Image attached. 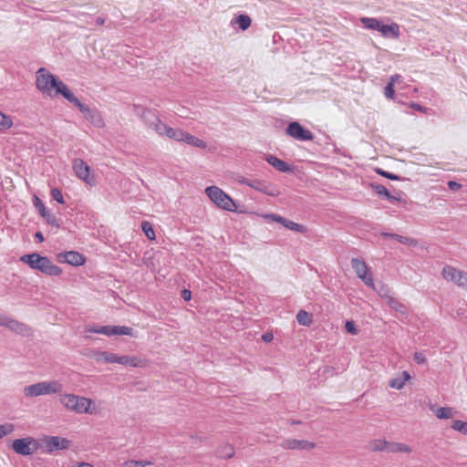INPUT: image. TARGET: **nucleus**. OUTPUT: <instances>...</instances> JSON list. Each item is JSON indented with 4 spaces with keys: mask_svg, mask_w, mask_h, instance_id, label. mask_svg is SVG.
Segmentation results:
<instances>
[{
    "mask_svg": "<svg viewBox=\"0 0 467 467\" xmlns=\"http://www.w3.org/2000/svg\"><path fill=\"white\" fill-rule=\"evenodd\" d=\"M36 88L45 94H50L51 89H55L57 94H60L67 101L74 94L62 80L48 72L45 67H40L36 71Z\"/></svg>",
    "mask_w": 467,
    "mask_h": 467,
    "instance_id": "nucleus-1",
    "label": "nucleus"
},
{
    "mask_svg": "<svg viewBox=\"0 0 467 467\" xmlns=\"http://www.w3.org/2000/svg\"><path fill=\"white\" fill-rule=\"evenodd\" d=\"M20 261L26 264L31 269L49 276H58L62 274V269L59 266L54 265L47 256L38 253L24 254L20 257Z\"/></svg>",
    "mask_w": 467,
    "mask_h": 467,
    "instance_id": "nucleus-2",
    "label": "nucleus"
},
{
    "mask_svg": "<svg viewBox=\"0 0 467 467\" xmlns=\"http://www.w3.org/2000/svg\"><path fill=\"white\" fill-rule=\"evenodd\" d=\"M59 400L67 410L78 414H94L95 407L92 400L75 394H61Z\"/></svg>",
    "mask_w": 467,
    "mask_h": 467,
    "instance_id": "nucleus-3",
    "label": "nucleus"
},
{
    "mask_svg": "<svg viewBox=\"0 0 467 467\" xmlns=\"http://www.w3.org/2000/svg\"><path fill=\"white\" fill-rule=\"evenodd\" d=\"M205 193L217 207L228 212L235 211L236 204L234 200L219 187L208 186Z\"/></svg>",
    "mask_w": 467,
    "mask_h": 467,
    "instance_id": "nucleus-4",
    "label": "nucleus"
},
{
    "mask_svg": "<svg viewBox=\"0 0 467 467\" xmlns=\"http://www.w3.org/2000/svg\"><path fill=\"white\" fill-rule=\"evenodd\" d=\"M68 102L72 103L76 108H78L82 113L83 117L93 126L97 128H101L104 126L103 117L97 108H92L82 103L74 94Z\"/></svg>",
    "mask_w": 467,
    "mask_h": 467,
    "instance_id": "nucleus-5",
    "label": "nucleus"
},
{
    "mask_svg": "<svg viewBox=\"0 0 467 467\" xmlns=\"http://www.w3.org/2000/svg\"><path fill=\"white\" fill-rule=\"evenodd\" d=\"M38 444L43 452L53 454L57 451L68 449L70 441L59 436L46 435L38 440Z\"/></svg>",
    "mask_w": 467,
    "mask_h": 467,
    "instance_id": "nucleus-6",
    "label": "nucleus"
},
{
    "mask_svg": "<svg viewBox=\"0 0 467 467\" xmlns=\"http://www.w3.org/2000/svg\"><path fill=\"white\" fill-rule=\"evenodd\" d=\"M12 450L21 456H30L39 449L38 440L33 437L19 438L13 441Z\"/></svg>",
    "mask_w": 467,
    "mask_h": 467,
    "instance_id": "nucleus-7",
    "label": "nucleus"
},
{
    "mask_svg": "<svg viewBox=\"0 0 467 467\" xmlns=\"http://www.w3.org/2000/svg\"><path fill=\"white\" fill-rule=\"evenodd\" d=\"M86 330L88 333L102 334L108 337L121 335L134 337L133 328L125 326L87 327Z\"/></svg>",
    "mask_w": 467,
    "mask_h": 467,
    "instance_id": "nucleus-8",
    "label": "nucleus"
},
{
    "mask_svg": "<svg viewBox=\"0 0 467 467\" xmlns=\"http://www.w3.org/2000/svg\"><path fill=\"white\" fill-rule=\"evenodd\" d=\"M285 133L299 141H311L314 139L313 133L298 121L290 122L285 128Z\"/></svg>",
    "mask_w": 467,
    "mask_h": 467,
    "instance_id": "nucleus-9",
    "label": "nucleus"
},
{
    "mask_svg": "<svg viewBox=\"0 0 467 467\" xmlns=\"http://www.w3.org/2000/svg\"><path fill=\"white\" fill-rule=\"evenodd\" d=\"M72 168L76 176L79 180L85 182L88 185H93L95 183L94 177L90 176V167L82 159H74Z\"/></svg>",
    "mask_w": 467,
    "mask_h": 467,
    "instance_id": "nucleus-10",
    "label": "nucleus"
},
{
    "mask_svg": "<svg viewBox=\"0 0 467 467\" xmlns=\"http://www.w3.org/2000/svg\"><path fill=\"white\" fill-rule=\"evenodd\" d=\"M351 266L354 269L355 273L357 274L358 277L360 278L365 283L366 285L369 287L374 286L372 275L369 272V269L364 261L358 258H352Z\"/></svg>",
    "mask_w": 467,
    "mask_h": 467,
    "instance_id": "nucleus-11",
    "label": "nucleus"
},
{
    "mask_svg": "<svg viewBox=\"0 0 467 467\" xmlns=\"http://www.w3.org/2000/svg\"><path fill=\"white\" fill-rule=\"evenodd\" d=\"M57 260L60 264H68L73 266H80L86 263V257L77 251H66L57 254Z\"/></svg>",
    "mask_w": 467,
    "mask_h": 467,
    "instance_id": "nucleus-12",
    "label": "nucleus"
},
{
    "mask_svg": "<svg viewBox=\"0 0 467 467\" xmlns=\"http://www.w3.org/2000/svg\"><path fill=\"white\" fill-rule=\"evenodd\" d=\"M0 326L6 327L12 331L23 336H28L30 334L29 327L17 320L12 319L11 317L2 315L0 318Z\"/></svg>",
    "mask_w": 467,
    "mask_h": 467,
    "instance_id": "nucleus-13",
    "label": "nucleus"
},
{
    "mask_svg": "<svg viewBox=\"0 0 467 467\" xmlns=\"http://www.w3.org/2000/svg\"><path fill=\"white\" fill-rule=\"evenodd\" d=\"M265 217L271 219L273 222L282 224L286 229L296 233L305 234L307 231V228L305 225L290 221L275 213L267 214Z\"/></svg>",
    "mask_w": 467,
    "mask_h": 467,
    "instance_id": "nucleus-14",
    "label": "nucleus"
},
{
    "mask_svg": "<svg viewBox=\"0 0 467 467\" xmlns=\"http://www.w3.org/2000/svg\"><path fill=\"white\" fill-rule=\"evenodd\" d=\"M144 119L147 125L156 133L160 136H166L169 126L163 123L158 117L148 112V114H144Z\"/></svg>",
    "mask_w": 467,
    "mask_h": 467,
    "instance_id": "nucleus-15",
    "label": "nucleus"
},
{
    "mask_svg": "<svg viewBox=\"0 0 467 467\" xmlns=\"http://www.w3.org/2000/svg\"><path fill=\"white\" fill-rule=\"evenodd\" d=\"M265 161L273 166L275 169L281 172H291L293 171V168L290 164L285 162V161L277 158L275 155L268 154L265 157Z\"/></svg>",
    "mask_w": 467,
    "mask_h": 467,
    "instance_id": "nucleus-16",
    "label": "nucleus"
},
{
    "mask_svg": "<svg viewBox=\"0 0 467 467\" xmlns=\"http://www.w3.org/2000/svg\"><path fill=\"white\" fill-rule=\"evenodd\" d=\"M283 446L291 450H310L314 448V443L305 440L289 439L284 441Z\"/></svg>",
    "mask_w": 467,
    "mask_h": 467,
    "instance_id": "nucleus-17",
    "label": "nucleus"
},
{
    "mask_svg": "<svg viewBox=\"0 0 467 467\" xmlns=\"http://www.w3.org/2000/svg\"><path fill=\"white\" fill-rule=\"evenodd\" d=\"M230 24L234 28L237 27L242 31H245L251 26L252 19L246 14H240V15L234 16L231 20Z\"/></svg>",
    "mask_w": 467,
    "mask_h": 467,
    "instance_id": "nucleus-18",
    "label": "nucleus"
},
{
    "mask_svg": "<svg viewBox=\"0 0 467 467\" xmlns=\"http://www.w3.org/2000/svg\"><path fill=\"white\" fill-rule=\"evenodd\" d=\"M379 32L385 37L398 38L400 36V26L396 23L390 25L381 23Z\"/></svg>",
    "mask_w": 467,
    "mask_h": 467,
    "instance_id": "nucleus-19",
    "label": "nucleus"
},
{
    "mask_svg": "<svg viewBox=\"0 0 467 467\" xmlns=\"http://www.w3.org/2000/svg\"><path fill=\"white\" fill-rule=\"evenodd\" d=\"M43 381L37 382L32 385L26 386L24 388V394L26 397L33 398L44 395Z\"/></svg>",
    "mask_w": 467,
    "mask_h": 467,
    "instance_id": "nucleus-20",
    "label": "nucleus"
},
{
    "mask_svg": "<svg viewBox=\"0 0 467 467\" xmlns=\"http://www.w3.org/2000/svg\"><path fill=\"white\" fill-rule=\"evenodd\" d=\"M44 395H50L61 392L63 385L57 380L43 381Z\"/></svg>",
    "mask_w": 467,
    "mask_h": 467,
    "instance_id": "nucleus-21",
    "label": "nucleus"
},
{
    "mask_svg": "<svg viewBox=\"0 0 467 467\" xmlns=\"http://www.w3.org/2000/svg\"><path fill=\"white\" fill-rule=\"evenodd\" d=\"M461 270L456 269L453 266L446 265L442 269V276L445 280L456 283L457 279L461 277Z\"/></svg>",
    "mask_w": 467,
    "mask_h": 467,
    "instance_id": "nucleus-22",
    "label": "nucleus"
},
{
    "mask_svg": "<svg viewBox=\"0 0 467 467\" xmlns=\"http://www.w3.org/2000/svg\"><path fill=\"white\" fill-rule=\"evenodd\" d=\"M143 361L135 356L123 355L119 357L120 365L130 366L132 368H138L142 366Z\"/></svg>",
    "mask_w": 467,
    "mask_h": 467,
    "instance_id": "nucleus-23",
    "label": "nucleus"
},
{
    "mask_svg": "<svg viewBox=\"0 0 467 467\" xmlns=\"http://www.w3.org/2000/svg\"><path fill=\"white\" fill-rule=\"evenodd\" d=\"M381 235L386 238L395 239L398 242H400V244H406V245H416V244H417L416 240H414L412 238L406 237V236H402V235H400L397 234L383 232V233H381Z\"/></svg>",
    "mask_w": 467,
    "mask_h": 467,
    "instance_id": "nucleus-24",
    "label": "nucleus"
},
{
    "mask_svg": "<svg viewBox=\"0 0 467 467\" xmlns=\"http://www.w3.org/2000/svg\"><path fill=\"white\" fill-rule=\"evenodd\" d=\"M183 142L198 149H205L207 147V143L204 140L194 137L189 132H186L184 135Z\"/></svg>",
    "mask_w": 467,
    "mask_h": 467,
    "instance_id": "nucleus-25",
    "label": "nucleus"
},
{
    "mask_svg": "<svg viewBox=\"0 0 467 467\" xmlns=\"http://www.w3.org/2000/svg\"><path fill=\"white\" fill-rule=\"evenodd\" d=\"M410 451H411V448L407 444L388 441L387 452H389V453L410 452Z\"/></svg>",
    "mask_w": 467,
    "mask_h": 467,
    "instance_id": "nucleus-26",
    "label": "nucleus"
},
{
    "mask_svg": "<svg viewBox=\"0 0 467 467\" xmlns=\"http://www.w3.org/2000/svg\"><path fill=\"white\" fill-rule=\"evenodd\" d=\"M387 304L389 305V306L395 310L396 312L401 314V315H406L407 314V307L404 304H402L401 302H400L398 299L392 297V296H388L387 297Z\"/></svg>",
    "mask_w": 467,
    "mask_h": 467,
    "instance_id": "nucleus-27",
    "label": "nucleus"
},
{
    "mask_svg": "<svg viewBox=\"0 0 467 467\" xmlns=\"http://www.w3.org/2000/svg\"><path fill=\"white\" fill-rule=\"evenodd\" d=\"M186 132L187 131H184L183 130L181 129H174L169 127L166 137L178 142H183L184 135L186 134Z\"/></svg>",
    "mask_w": 467,
    "mask_h": 467,
    "instance_id": "nucleus-28",
    "label": "nucleus"
},
{
    "mask_svg": "<svg viewBox=\"0 0 467 467\" xmlns=\"http://www.w3.org/2000/svg\"><path fill=\"white\" fill-rule=\"evenodd\" d=\"M361 22L366 28L379 31L381 21L374 17H362Z\"/></svg>",
    "mask_w": 467,
    "mask_h": 467,
    "instance_id": "nucleus-29",
    "label": "nucleus"
},
{
    "mask_svg": "<svg viewBox=\"0 0 467 467\" xmlns=\"http://www.w3.org/2000/svg\"><path fill=\"white\" fill-rule=\"evenodd\" d=\"M296 320L299 325L309 327L312 323L311 315L305 310H299L296 314Z\"/></svg>",
    "mask_w": 467,
    "mask_h": 467,
    "instance_id": "nucleus-30",
    "label": "nucleus"
},
{
    "mask_svg": "<svg viewBox=\"0 0 467 467\" xmlns=\"http://www.w3.org/2000/svg\"><path fill=\"white\" fill-rule=\"evenodd\" d=\"M388 441L385 440H374L369 443V448L373 451L387 452Z\"/></svg>",
    "mask_w": 467,
    "mask_h": 467,
    "instance_id": "nucleus-31",
    "label": "nucleus"
},
{
    "mask_svg": "<svg viewBox=\"0 0 467 467\" xmlns=\"http://www.w3.org/2000/svg\"><path fill=\"white\" fill-rule=\"evenodd\" d=\"M436 417L441 420H447L452 417L453 409L450 407H440L436 412Z\"/></svg>",
    "mask_w": 467,
    "mask_h": 467,
    "instance_id": "nucleus-32",
    "label": "nucleus"
},
{
    "mask_svg": "<svg viewBox=\"0 0 467 467\" xmlns=\"http://www.w3.org/2000/svg\"><path fill=\"white\" fill-rule=\"evenodd\" d=\"M13 120L10 116L0 110V130H6L12 128Z\"/></svg>",
    "mask_w": 467,
    "mask_h": 467,
    "instance_id": "nucleus-33",
    "label": "nucleus"
},
{
    "mask_svg": "<svg viewBox=\"0 0 467 467\" xmlns=\"http://www.w3.org/2000/svg\"><path fill=\"white\" fill-rule=\"evenodd\" d=\"M101 358L109 364H119V357L114 353L108 352V351H102L100 353Z\"/></svg>",
    "mask_w": 467,
    "mask_h": 467,
    "instance_id": "nucleus-34",
    "label": "nucleus"
},
{
    "mask_svg": "<svg viewBox=\"0 0 467 467\" xmlns=\"http://www.w3.org/2000/svg\"><path fill=\"white\" fill-rule=\"evenodd\" d=\"M141 229H142L143 233L145 234V235L150 240H154L156 238L152 224L150 222H147V221L142 222Z\"/></svg>",
    "mask_w": 467,
    "mask_h": 467,
    "instance_id": "nucleus-35",
    "label": "nucleus"
},
{
    "mask_svg": "<svg viewBox=\"0 0 467 467\" xmlns=\"http://www.w3.org/2000/svg\"><path fill=\"white\" fill-rule=\"evenodd\" d=\"M451 428L464 435H467V422L461 420H455L452 421Z\"/></svg>",
    "mask_w": 467,
    "mask_h": 467,
    "instance_id": "nucleus-36",
    "label": "nucleus"
},
{
    "mask_svg": "<svg viewBox=\"0 0 467 467\" xmlns=\"http://www.w3.org/2000/svg\"><path fill=\"white\" fill-rule=\"evenodd\" d=\"M15 431L13 423L0 424V439L11 434Z\"/></svg>",
    "mask_w": 467,
    "mask_h": 467,
    "instance_id": "nucleus-37",
    "label": "nucleus"
},
{
    "mask_svg": "<svg viewBox=\"0 0 467 467\" xmlns=\"http://www.w3.org/2000/svg\"><path fill=\"white\" fill-rule=\"evenodd\" d=\"M152 462L150 461H138V460H130L125 462L124 465L126 467H146L151 465Z\"/></svg>",
    "mask_w": 467,
    "mask_h": 467,
    "instance_id": "nucleus-38",
    "label": "nucleus"
},
{
    "mask_svg": "<svg viewBox=\"0 0 467 467\" xmlns=\"http://www.w3.org/2000/svg\"><path fill=\"white\" fill-rule=\"evenodd\" d=\"M234 454V450L231 445H225L218 451V456L222 458H231Z\"/></svg>",
    "mask_w": 467,
    "mask_h": 467,
    "instance_id": "nucleus-39",
    "label": "nucleus"
},
{
    "mask_svg": "<svg viewBox=\"0 0 467 467\" xmlns=\"http://www.w3.org/2000/svg\"><path fill=\"white\" fill-rule=\"evenodd\" d=\"M34 205L36 206V208H37L38 213L42 217L47 216V208H46L45 204L43 203V202L36 196L35 197V200H34Z\"/></svg>",
    "mask_w": 467,
    "mask_h": 467,
    "instance_id": "nucleus-40",
    "label": "nucleus"
},
{
    "mask_svg": "<svg viewBox=\"0 0 467 467\" xmlns=\"http://www.w3.org/2000/svg\"><path fill=\"white\" fill-rule=\"evenodd\" d=\"M377 173L379 174L380 176L384 177V178H387V179H389V180H392V181H399L400 180V177L395 173H392V172H389V171H387L385 170H382L380 168H378L376 170Z\"/></svg>",
    "mask_w": 467,
    "mask_h": 467,
    "instance_id": "nucleus-41",
    "label": "nucleus"
},
{
    "mask_svg": "<svg viewBox=\"0 0 467 467\" xmlns=\"http://www.w3.org/2000/svg\"><path fill=\"white\" fill-rule=\"evenodd\" d=\"M372 188L374 189L375 192L377 194H379V196H382L385 199L387 197H389V192L385 186H383L381 184H373Z\"/></svg>",
    "mask_w": 467,
    "mask_h": 467,
    "instance_id": "nucleus-42",
    "label": "nucleus"
},
{
    "mask_svg": "<svg viewBox=\"0 0 467 467\" xmlns=\"http://www.w3.org/2000/svg\"><path fill=\"white\" fill-rule=\"evenodd\" d=\"M50 195H51L52 199L55 200L56 202H57L58 203H61V204L65 203L63 194L59 189H57V188L52 189Z\"/></svg>",
    "mask_w": 467,
    "mask_h": 467,
    "instance_id": "nucleus-43",
    "label": "nucleus"
},
{
    "mask_svg": "<svg viewBox=\"0 0 467 467\" xmlns=\"http://www.w3.org/2000/svg\"><path fill=\"white\" fill-rule=\"evenodd\" d=\"M394 86L392 83L389 82L384 88V95L387 99H393L395 95Z\"/></svg>",
    "mask_w": 467,
    "mask_h": 467,
    "instance_id": "nucleus-44",
    "label": "nucleus"
},
{
    "mask_svg": "<svg viewBox=\"0 0 467 467\" xmlns=\"http://www.w3.org/2000/svg\"><path fill=\"white\" fill-rule=\"evenodd\" d=\"M456 285L460 287H463L467 289V273L462 271L461 272V277L457 279V282L455 283Z\"/></svg>",
    "mask_w": 467,
    "mask_h": 467,
    "instance_id": "nucleus-45",
    "label": "nucleus"
},
{
    "mask_svg": "<svg viewBox=\"0 0 467 467\" xmlns=\"http://www.w3.org/2000/svg\"><path fill=\"white\" fill-rule=\"evenodd\" d=\"M413 360L419 365H424L427 363V358L422 352H415L413 355Z\"/></svg>",
    "mask_w": 467,
    "mask_h": 467,
    "instance_id": "nucleus-46",
    "label": "nucleus"
},
{
    "mask_svg": "<svg viewBox=\"0 0 467 467\" xmlns=\"http://www.w3.org/2000/svg\"><path fill=\"white\" fill-rule=\"evenodd\" d=\"M404 380L402 379H392L389 381V386L396 389H401L404 387Z\"/></svg>",
    "mask_w": 467,
    "mask_h": 467,
    "instance_id": "nucleus-47",
    "label": "nucleus"
},
{
    "mask_svg": "<svg viewBox=\"0 0 467 467\" xmlns=\"http://www.w3.org/2000/svg\"><path fill=\"white\" fill-rule=\"evenodd\" d=\"M345 328L351 335H357L358 334V329H357L356 325H355V323L353 321H347L345 323Z\"/></svg>",
    "mask_w": 467,
    "mask_h": 467,
    "instance_id": "nucleus-48",
    "label": "nucleus"
},
{
    "mask_svg": "<svg viewBox=\"0 0 467 467\" xmlns=\"http://www.w3.org/2000/svg\"><path fill=\"white\" fill-rule=\"evenodd\" d=\"M456 312L458 316L467 318V302L463 301L462 306H458Z\"/></svg>",
    "mask_w": 467,
    "mask_h": 467,
    "instance_id": "nucleus-49",
    "label": "nucleus"
},
{
    "mask_svg": "<svg viewBox=\"0 0 467 467\" xmlns=\"http://www.w3.org/2000/svg\"><path fill=\"white\" fill-rule=\"evenodd\" d=\"M262 186H263L262 182L257 181V180L252 181V183H249L250 188L265 193L266 192Z\"/></svg>",
    "mask_w": 467,
    "mask_h": 467,
    "instance_id": "nucleus-50",
    "label": "nucleus"
},
{
    "mask_svg": "<svg viewBox=\"0 0 467 467\" xmlns=\"http://www.w3.org/2000/svg\"><path fill=\"white\" fill-rule=\"evenodd\" d=\"M448 187L451 191L456 192L462 188V184L454 181H450L448 182Z\"/></svg>",
    "mask_w": 467,
    "mask_h": 467,
    "instance_id": "nucleus-51",
    "label": "nucleus"
},
{
    "mask_svg": "<svg viewBox=\"0 0 467 467\" xmlns=\"http://www.w3.org/2000/svg\"><path fill=\"white\" fill-rule=\"evenodd\" d=\"M182 297L184 301H189L192 298V293L188 289H183L182 291Z\"/></svg>",
    "mask_w": 467,
    "mask_h": 467,
    "instance_id": "nucleus-52",
    "label": "nucleus"
},
{
    "mask_svg": "<svg viewBox=\"0 0 467 467\" xmlns=\"http://www.w3.org/2000/svg\"><path fill=\"white\" fill-rule=\"evenodd\" d=\"M402 78V77L399 74H394L390 77L389 78V81L390 83H392L393 85H395L396 83H398L399 81H400V79Z\"/></svg>",
    "mask_w": 467,
    "mask_h": 467,
    "instance_id": "nucleus-53",
    "label": "nucleus"
},
{
    "mask_svg": "<svg viewBox=\"0 0 467 467\" xmlns=\"http://www.w3.org/2000/svg\"><path fill=\"white\" fill-rule=\"evenodd\" d=\"M386 199L388 201H389L391 203L401 201V199L400 197L394 196L390 192H389V197H387Z\"/></svg>",
    "mask_w": 467,
    "mask_h": 467,
    "instance_id": "nucleus-54",
    "label": "nucleus"
},
{
    "mask_svg": "<svg viewBox=\"0 0 467 467\" xmlns=\"http://www.w3.org/2000/svg\"><path fill=\"white\" fill-rule=\"evenodd\" d=\"M34 236L35 239L39 243H42L45 240V237L41 232H36Z\"/></svg>",
    "mask_w": 467,
    "mask_h": 467,
    "instance_id": "nucleus-55",
    "label": "nucleus"
},
{
    "mask_svg": "<svg viewBox=\"0 0 467 467\" xmlns=\"http://www.w3.org/2000/svg\"><path fill=\"white\" fill-rule=\"evenodd\" d=\"M410 107H411L412 109H414L418 110V111H423V109H424V108H423L421 105H420V104H418V103H415V102H412V103L410 104Z\"/></svg>",
    "mask_w": 467,
    "mask_h": 467,
    "instance_id": "nucleus-56",
    "label": "nucleus"
},
{
    "mask_svg": "<svg viewBox=\"0 0 467 467\" xmlns=\"http://www.w3.org/2000/svg\"><path fill=\"white\" fill-rule=\"evenodd\" d=\"M262 338L265 342H270L273 339V335L270 333H265L262 336Z\"/></svg>",
    "mask_w": 467,
    "mask_h": 467,
    "instance_id": "nucleus-57",
    "label": "nucleus"
},
{
    "mask_svg": "<svg viewBox=\"0 0 467 467\" xmlns=\"http://www.w3.org/2000/svg\"><path fill=\"white\" fill-rule=\"evenodd\" d=\"M243 184H245L247 186H249V183H252V181L249 180V179H246V178H243L242 181H240Z\"/></svg>",
    "mask_w": 467,
    "mask_h": 467,
    "instance_id": "nucleus-58",
    "label": "nucleus"
},
{
    "mask_svg": "<svg viewBox=\"0 0 467 467\" xmlns=\"http://www.w3.org/2000/svg\"><path fill=\"white\" fill-rule=\"evenodd\" d=\"M78 467H93V465L88 462H80Z\"/></svg>",
    "mask_w": 467,
    "mask_h": 467,
    "instance_id": "nucleus-59",
    "label": "nucleus"
},
{
    "mask_svg": "<svg viewBox=\"0 0 467 467\" xmlns=\"http://www.w3.org/2000/svg\"><path fill=\"white\" fill-rule=\"evenodd\" d=\"M403 377H404V379H403L404 381L409 380L410 379V375L407 371L403 372Z\"/></svg>",
    "mask_w": 467,
    "mask_h": 467,
    "instance_id": "nucleus-60",
    "label": "nucleus"
},
{
    "mask_svg": "<svg viewBox=\"0 0 467 467\" xmlns=\"http://www.w3.org/2000/svg\"><path fill=\"white\" fill-rule=\"evenodd\" d=\"M97 22H98V24L102 25V24L104 23V20H103V19H101V18H98V19H97Z\"/></svg>",
    "mask_w": 467,
    "mask_h": 467,
    "instance_id": "nucleus-61",
    "label": "nucleus"
}]
</instances>
